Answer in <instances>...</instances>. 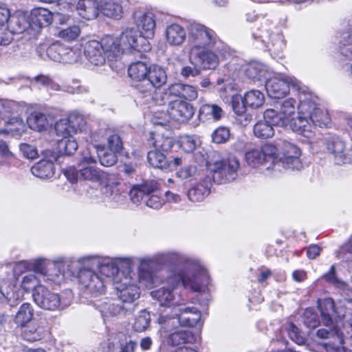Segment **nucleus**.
<instances>
[{
  "label": "nucleus",
  "instance_id": "nucleus-1",
  "mask_svg": "<svg viewBox=\"0 0 352 352\" xmlns=\"http://www.w3.org/2000/svg\"><path fill=\"white\" fill-rule=\"evenodd\" d=\"M196 264L188 262L183 264L185 268L192 272L190 276L184 275L181 272L171 271L166 278V283L169 287H162L152 291L151 295L153 298L157 300L161 306L176 307L179 305L174 302L175 294L173 290L180 284L185 288L190 289L193 292H201L204 291L209 280V276L207 271L195 260Z\"/></svg>",
  "mask_w": 352,
  "mask_h": 352
},
{
  "label": "nucleus",
  "instance_id": "nucleus-2",
  "mask_svg": "<svg viewBox=\"0 0 352 352\" xmlns=\"http://www.w3.org/2000/svg\"><path fill=\"white\" fill-rule=\"evenodd\" d=\"M298 110V116L294 122L293 130L302 136V142L309 143L314 136V132L309 129L310 122L322 127L327 123L328 115L326 111L318 108L311 98L307 97L300 98Z\"/></svg>",
  "mask_w": 352,
  "mask_h": 352
},
{
  "label": "nucleus",
  "instance_id": "nucleus-3",
  "mask_svg": "<svg viewBox=\"0 0 352 352\" xmlns=\"http://www.w3.org/2000/svg\"><path fill=\"white\" fill-rule=\"evenodd\" d=\"M138 261L140 262L138 267L139 282L148 288L152 287L155 282L156 276L149 270L154 264L180 265L187 264L188 262L196 264L194 258L175 251L159 252L151 257L140 258Z\"/></svg>",
  "mask_w": 352,
  "mask_h": 352
},
{
  "label": "nucleus",
  "instance_id": "nucleus-4",
  "mask_svg": "<svg viewBox=\"0 0 352 352\" xmlns=\"http://www.w3.org/2000/svg\"><path fill=\"white\" fill-rule=\"evenodd\" d=\"M207 168L213 173L212 180L218 184L232 181L239 167V160L230 155L227 160L220 159L218 153L212 152L206 162Z\"/></svg>",
  "mask_w": 352,
  "mask_h": 352
},
{
  "label": "nucleus",
  "instance_id": "nucleus-5",
  "mask_svg": "<svg viewBox=\"0 0 352 352\" xmlns=\"http://www.w3.org/2000/svg\"><path fill=\"white\" fill-rule=\"evenodd\" d=\"M219 41L216 33L204 25L192 23L188 28L189 52L204 47H213Z\"/></svg>",
  "mask_w": 352,
  "mask_h": 352
},
{
  "label": "nucleus",
  "instance_id": "nucleus-6",
  "mask_svg": "<svg viewBox=\"0 0 352 352\" xmlns=\"http://www.w3.org/2000/svg\"><path fill=\"white\" fill-rule=\"evenodd\" d=\"M277 147L272 144H265L261 148L249 151L245 154L247 163L253 167L265 166L268 171H276L274 168Z\"/></svg>",
  "mask_w": 352,
  "mask_h": 352
},
{
  "label": "nucleus",
  "instance_id": "nucleus-7",
  "mask_svg": "<svg viewBox=\"0 0 352 352\" xmlns=\"http://www.w3.org/2000/svg\"><path fill=\"white\" fill-rule=\"evenodd\" d=\"M136 276L131 270L126 274H120L115 279V288L119 298L123 302L132 303L140 296V288L136 283Z\"/></svg>",
  "mask_w": 352,
  "mask_h": 352
},
{
  "label": "nucleus",
  "instance_id": "nucleus-8",
  "mask_svg": "<svg viewBox=\"0 0 352 352\" xmlns=\"http://www.w3.org/2000/svg\"><path fill=\"white\" fill-rule=\"evenodd\" d=\"M94 262L99 268L100 274L107 278H112L113 283L115 279L120 274H126L133 264L131 258H118L116 260L111 258L95 259Z\"/></svg>",
  "mask_w": 352,
  "mask_h": 352
},
{
  "label": "nucleus",
  "instance_id": "nucleus-9",
  "mask_svg": "<svg viewBox=\"0 0 352 352\" xmlns=\"http://www.w3.org/2000/svg\"><path fill=\"white\" fill-rule=\"evenodd\" d=\"M300 150L294 144L283 142L281 146V153L277 148L276 159L274 168L276 171H281V168L285 169H300L301 164L299 160Z\"/></svg>",
  "mask_w": 352,
  "mask_h": 352
},
{
  "label": "nucleus",
  "instance_id": "nucleus-10",
  "mask_svg": "<svg viewBox=\"0 0 352 352\" xmlns=\"http://www.w3.org/2000/svg\"><path fill=\"white\" fill-rule=\"evenodd\" d=\"M124 52H138L141 54L148 52L151 47L148 41L134 28H126L119 36Z\"/></svg>",
  "mask_w": 352,
  "mask_h": 352
},
{
  "label": "nucleus",
  "instance_id": "nucleus-11",
  "mask_svg": "<svg viewBox=\"0 0 352 352\" xmlns=\"http://www.w3.org/2000/svg\"><path fill=\"white\" fill-rule=\"evenodd\" d=\"M300 85L301 82L294 77L280 78L275 76L267 80L265 89L270 98H281L289 93L290 86L298 90Z\"/></svg>",
  "mask_w": 352,
  "mask_h": 352
},
{
  "label": "nucleus",
  "instance_id": "nucleus-12",
  "mask_svg": "<svg viewBox=\"0 0 352 352\" xmlns=\"http://www.w3.org/2000/svg\"><path fill=\"white\" fill-rule=\"evenodd\" d=\"M166 81L167 75L165 70L155 65L149 67L146 79L142 84L135 85V87L140 93L150 94L155 88H160Z\"/></svg>",
  "mask_w": 352,
  "mask_h": 352
},
{
  "label": "nucleus",
  "instance_id": "nucleus-13",
  "mask_svg": "<svg viewBox=\"0 0 352 352\" xmlns=\"http://www.w3.org/2000/svg\"><path fill=\"white\" fill-rule=\"evenodd\" d=\"M34 302L41 309L55 311L64 308L58 294L49 290L45 286L39 287L33 294Z\"/></svg>",
  "mask_w": 352,
  "mask_h": 352
},
{
  "label": "nucleus",
  "instance_id": "nucleus-14",
  "mask_svg": "<svg viewBox=\"0 0 352 352\" xmlns=\"http://www.w3.org/2000/svg\"><path fill=\"white\" fill-rule=\"evenodd\" d=\"M211 47H204L194 52H189V60L192 65L198 66L201 70L213 69L219 64L218 56L212 52Z\"/></svg>",
  "mask_w": 352,
  "mask_h": 352
},
{
  "label": "nucleus",
  "instance_id": "nucleus-15",
  "mask_svg": "<svg viewBox=\"0 0 352 352\" xmlns=\"http://www.w3.org/2000/svg\"><path fill=\"white\" fill-rule=\"evenodd\" d=\"M270 28V23L265 21L262 23L257 32L253 33L252 35L255 38H261V42L265 44L269 50L278 51L282 50L285 46L283 36L278 33H271Z\"/></svg>",
  "mask_w": 352,
  "mask_h": 352
},
{
  "label": "nucleus",
  "instance_id": "nucleus-16",
  "mask_svg": "<svg viewBox=\"0 0 352 352\" xmlns=\"http://www.w3.org/2000/svg\"><path fill=\"white\" fill-rule=\"evenodd\" d=\"M80 284L94 296L104 293V281L92 270L83 269L78 276Z\"/></svg>",
  "mask_w": 352,
  "mask_h": 352
},
{
  "label": "nucleus",
  "instance_id": "nucleus-17",
  "mask_svg": "<svg viewBox=\"0 0 352 352\" xmlns=\"http://www.w3.org/2000/svg\"><path fill=\"white\" fill-rule=\"evenodd\" d=\"M50 265L51 267L46 271L45 260L38 258L31 263V270L43 275L45 281L60 284L64 278L63 274L60 270L61 264L54 263Z\"/></svg>",
  "mask_w": 352,
  "mask_h": 352
},
{
  "label": "nucleus",
  "instance_id": "nucleus-18",
  "mask_svg": "<svg viewBox=\"0 0 352 352\" xmlns=\"http://www.w3.org/2000/svg\"><path fill=\"white\" fill-rule=\"evenodd\" d=\"M167 113L173 120L185 122L193 116L195 111L190 103L176 100L169 103Z\"/></svg>",
  "mask_w": 352,
  "mask_h": 352
},
{
  "label": "nucleus",
  "instance_id": "nucleus-19",
  "mask_svg": "<svg viewBox=\"0 0 352 352\" xmlns=\"http://www.w3.org/2000/svg\"><path fill=\"white\" fill-rule=\"evenodd\" d=\"M133 19L143 37L147 39L154 36L155 20L153 13L136 10L133 13Z\"/></svg>",
  "mask_w": 352,
  "mask_h": 352
},
{
  "label": "nucleus",
  "instance_id": "nucleus-20",
  "mask_svg": "<svg viewBox=\"0 0 352 352\" xmlns=\"http://www.w3.org/2000/svg\"><path fill=\"white\" fill-rule=\"evenodd\" d=\"M348 299L341 302V305L338 308L337 311L335 309L334 302L332 298H328L323 300H318V308L320 311L321 320L322 324L329 327L333 323V318L335 317L337 314L338 316V311L342 310V312L346 311V308L344 307V302Z\"/></svg>",
  "mask_w": 352,
  "mask_h": 352
},
{
  "label": "nucleus",
  "instance_id": "nucleus-21",
  "mask_svg": "<svg viewBox=\"0 0 352 352\" xmlns=\"http://www.w3.org/2000/svg\"><path fill=\"white\" fill-rule=\"evenodd\" d=\"M54 118L50 113H45L38 111L32 112L27 119L28 126L35 131H46L52 126Z\"/></svg>",
  "mask_w": 352,
  "mask_h": 352
},
{
  "label": "nucleus",
  "instance_id": "nucleus-22",
  "mask_svg": "<svg viewBox=\"0 0 352 352\" xmlns=\"http://www.w3.org/2000/svg\"><path fill=\"white\" fill-rule=\"evenodd\" d=\"M84 53L87 60L95 66H100L105 63V54L98 41H88L85 46Z\"/></svg>",
  "mask_w": 352,
  "mask_h": 352
},
{
  "label": "nucleus",
  "instance_id": "nucleus-23",
  "mask_svg": "<svg viewBox=\"0 0 352 352\" xmlns=\"http://www.w3.org/2000/svg\"><path fill=\"white\" fill-rule=\"evenodd\" d=\"M174 315L182 326L189 327L196 325L201 319L200 311L195 307L175 308Z\"/></svg>",
  "mask_w": 352,
  "mask_h": 352
},
{
  "label": "nucleus",
  "instance_id": "nucleus-24",
  "mask_svg": "<svg viewBox=\"0 0 352 352\" xmlns=\"http://www.w3.org/2000/svg\"><path fill=\"white\" fill-rule=\"evenodd\" d=\"M157 188V184L154 181L134 186L129 192L131 199L134 204H139L144 198L147 199L151 194L155 192Z\"/></svg>",
  "mask_w": 352,
  "mask_h": 352
},
{
  "label": "nucleus",
  "instance_id": "nucleus-25",
  "mask_svg": "<svg viewBox=\"0 0 352 352\" xmlns=\"http://www.w3.org/2000/svg\"><path fill=\"white\" fill-rule=\"evenodd\" d=\"M165 40L170 46H180L186 38V32L184 27L178 23L167 25L164 32Z\"/></svg>",
  "mask_w": 352,
  "mask_h": 352
},
{
  "label": "nucleus",
  "instance_id": "nucleus-26",
  "mask_svg": "<svg viewBox=\"0 0 352 352\" xmlns=\"http://www.w3.org/2000/svg\"><path fill=\"white\" fill-rule=\"evenodd\" d=\"M99 44L101 45L105 57L110 60L119 56L121 54L124 53L121 42L119 37H113L111 36H104Z\"/></svg>",
  "mask_w": 352,
  "mask_h": 352
},
{
  "label": "nucleus",
  "instance_id": "nucleus-27",
  "mask_svg": "<svg viewBox=\"0 0 352 352\" xmlns=\"http://www.w3.org/2000/svg\"><path fill=\"white\" fill-rule=\"evenodd\" d=\"M211 185L212 179L210 177H205L200 183L188 190V199L192 202L203 201L209 195Z\"/></svg>",
  "mask_w": 352,
  "mask_h": 352
},
{
  "label": "nucleus",
  "instance_id": "nucleus-28",
  "mask_svg": "<svg viewBox=\"0 0 352 352\" xmlns=\"http://www.w3.org/2000/svg\"><path fill=\"white\" fill-rule=\"evenodd\" d=\"M167 94L172 96L184 98L188 100H193L198 96L197 91L193 86L182 83L170 85L167 89Z\"/></svg>",
  "mask_w": 352,
  "mask_h": 352
},
{
  "label": "nucleus",
  "instance_id": "nucleus-29",
  "mask_svg": "<svg viewBox=\"0 0 352 352\" xmlns=\"http://www.w3.org/2000/svg\"><path fill=\"white\" fill-rule=\"evenodd\" d=\"M100 6L96 0H80L76 6V10L81 17L91 20L98 16Z\"/></svg>",
  "mask_w": 352,
  "mask_h": 352
},
{
  "label": "nucleus",
  "instance_id": "nucleus-30",
  "mask_svg": "<svg viewBox=\"0 0 352 352\" xmlns=\"http://www.w3.org/2000/svg\"><path fill=\"white\" fill-rule=\"evenodd\" d=\"M127 335L122 331L110 332L107 339L102 343L104 352H117L126 339Z\"/></svg>",
  "mask_w": 352,
  "mask_h": 352
},
{
  "label": "nucleus",
  "instance_id": "nucleus-31",
  "mask_svg": "<svg viewBox=\"0 0 352 352\" xmlns=\"http://www.w3.org/2000/svg\"><path fill=\"white\" fill-rule=\"evenodd\" d=\"M126 0H102L100 8L104 15L119 19L123 14L122 4Z\"/></svg>",
  "mask_w": 352,
  "mask_h": 352
},
{
  "label": "nucleus",
  "instance_id": "nucleus-32",
  "mask_svg": "<svg viewBox=\"0 0 352 352\" xmlns=\"http://www.w3.org/2000/svg\"><path fill=\"white\" fill-rule=\"evenodd\" d=\"M327 148L335 156L338 164H345L347 159L344 154L345 149L344 142L338 137H331L327 141Z\"/></svg>",
  "mask_w": 352,
  "mask_h": 352
},
{
  "label": "nucleus",
  "instance_id": "nucleus-33",
  "mask_svg": "<svg viewBox=\"0 0 352 352\" xmlns=\"http://www.w3.org/2000/svg\"><path fill=\"white\" fill-rule=\"evenodd\" d=\"M54 165L52 160H41L31 168L32 173L41 179H49L54 174Z\"/></svg>",
  "mask_w": 352,
  "mask_h": 352
},
{
  "label": "nucleus",
  "instance_id": "nucleus-34",
  "mask_svg": "<svg viewBox=\"0 0 352 352\" xmlns=\"http://www.w3.org/2000/svg\"><path fill=\"white\" fill-rule=\"evenodd\" d=\"M149 67L142 61H137L130 65L128 69L129 76L136 82L135 85L142 84L146 79Z\"/></svg>",
  "mask_w": 352,
  "mask_h": 352
},
{
  "label": "nucleus",
  "instance_id": "nucleus-35",
  "mask_svg": "<svg viewBox=\"0 0 352 352\" xmlns=\"http://www.w3.org/2000/svg\"><path fill=\"white\" fill-rule=\"evenodd\" d=\"M23 107L14 100H0V118L4 122L13 116L20 114Z\"/></svg>",
  "mask_w": 352,
  "mask_h": 352
},
{
  "label": "nucleus",
  "instance_id": "nucleus-36",
  "mask_svg": "<svg viewBox=\"0 0 352 352\" xmlns=\"http://www.w3.org/2000/svg\"><path fill=\"white\" fill-rule=\"evenodd\" d=\"M194 341V336L188 330L177 329L170 333L167 336V343L173 346L191 343Z\"/></svg>",
  "mask_w": 352,
  "mask_h": 352
},
{
  "label": "nucleus",
  "instance_id": "nucleus-37",
  "mask_svg": "<svg viewBox=\"0 0 352 352\" xmlns=\"http://www.w3.org/2000/svg\"><path fill=\"white\" fill-rule=\"evenodd\" d=\"M322 278L329 283L335 287L340 289L344 294L352 296V288H351L345 282L337 277L336 274L335 265H331L328 272L325 273Z\"/></svg>",
  "mask_w": 352,
  "mask_h": 352
},
{
  "label": "nucleus",
  "instance_id": "nucleus-38",
  "mask_svg": "<svg viewBox=\"0 0 352 352\" xmlns=\"http://www.w3.org/2000/svg\"><path fill=\"white\" fill-rule=\"evenodd\" d=\"M201 119H212L219 120L224 115V111L221 107L216 104H204L199 111Z\"/></svg>",
  "mask_w": 352,
  "mask_h": 352
},
{
  "label": "nucleus",
  "instance_id": "nucleus-39",
  "mask_svg": "<svg viewBox=\"0 0 352 352\" xmlns=\"http://www.w3.org/2000/svg\"><path fill=\"white\" fill-rule=\"evenodd\" d=\"M32 21L38 26H47L54 19V14L47 9L36 8L31 12Z\"/></svg>",
  "mask_w": 352,
  "mask_h": 352
},
{
  "label": "nucleus",
  "instance_id": "nucleus-40",
  "mask_svg": "<svg viewBox=\"0 0 352 352\" xmlns=\"http://www.w3.org/2000/svg\"><path fill=\"white\" fill-rule=\"evenodd\" d=\"M33 316L34 309L32 306L28 302H25L20 306L14 316V321L18 326L24 327L32 320Z\"/></svg>",
  "mask_w": 352,
  "mask_h": 352
},
{
  "label": "nucleus",
  "instance_id": "nucleus-41",
  "mask_svg": "<svg viewBox=\"0 0 352 352\" xmlns=\"http://www.w3.org/2000/svg\"><path fill=\"white\" fill-rule=\"evenodd\" d=\"M280 116L285 123V125L290 124L293 127L294 122L296 119L293 118L295 113V101L292 98L285 100L280 109Z\"/></svg>",
  "mask_w": 352,
  "mask_h": 352
},
{
  "label": "nucleus",
  "instance_id": "nucleus-42",
  "mask_svg": "<svg viewBox=\"0 0 352 352\" xmlns=\"http://www.w3.org/2000/svg\"><path fill=\"white\" fill-rule=\"evenodd\" d=\"M147 160L148 163L156 168L166 169L170 165L166 156L157 149L148 153Z\"/></svg>",
  "mask_w": 352,
  "mask_h": 352
},
{
  "label": "nucleus",
  "instance_id": "nucleus-43",
  "mask_svg": "<svg viewBox=\"0 0 352 352\" xmlns=\"http://www.w3.org/2000/svg\"><path fill=\"white\" fill-rule=\"evenodd\" d=\"M43 287L41 284L38 277L32 273L24 275L20 281V287L25 292L32 291V294L39 287Z\"/></svg>",
  "mask_w": 352,
  "mask_h": 352
},
{
  "label": "nucleus",
  "instance_id": "nucleus-44",
  "mask_svg": "<svg viewBox=\"0 0 352 352\" xmlns=\"http://www.w3.org/2000/svg\"><path fill=\"white\" fill-rule=\"evenodd\" d=\"M273 126L266 120H259L254 126V134L257 138L262 139L272 138L274 134Z\"/></svg>",
  "mask_w": 352,
  "mask_h": 352
},
{
  "label": "nucleus",
  "instance_id": "nucleus-45",
  "mask_svg": "<svg viewBox=\"0 0 352 352\" xmlns=\"http://www.w3.org/2000/svg\"><path fill=\"white\" fill-rule=\"evenodd\" d=\"M102 177V171L94 166H87L80 169V179L91 182H99Z\"/></svg>",
  "mask_w": 352,
  "mask_h": 352
},
{
  "label": "nucleus",
  "instance_id": "nucleus-46",
  "mask_svg": "<svg viewBox=\"0 0 352 352\" xmlns=\"http://www.w3.org/2000/svg\"><path fill=\"white\" fill-rule=\"evenodd\" d=\"M245 104L252 109L262 106L265 101V97L262 92L258 90H251L245 93L243 96Z\"/></svg>",
  "mask_w": 352,
  "mask_h": 352
},
{
  "label": "nucleus",
  "instance_id": "nucleus-47",
  "mask_svg": "<svg viewBox=\"0 0 352 352\" xmlns=\"http://www.w3.org/2000/svg\"><path fill=\"white\" fill-rule=\"evenodd\" d=\"M4 122L5 126H8L12 132V136L21 135L26 131V124L19 114L13 116Z\"/></svg>",
  "mask_w": 352,
  "mask_h": 352
},
{
  "label": "nucleus",
  "instance_id": "nucleus-48",
  "mask_svg": "<svg viewBox=\"0 0 352 352\" xmlns=\"http://www.w3.org/2000/svg\"><path fill=\"white\" fill-rule=\"evenodd\" d=\"M78 147L76 140L73 137L63 138L58 142V148L60 154L72 155L76 153Z\"/></svg>",
  "mask_w": 352,
  "mask_h": 352
},
{
  "label": "nucleus",
  "instance_id": "nucleus-49",
  "mask_svg": "<svg viewBox=\"0 0 352 352\" xmlns=\"http://www.w3.org/2000/svg\"><path fill=\"white\" fill-rule=\"evenodd\" d=\"M96 151L100 162L102 166H111L117 162V154L118 153L104 151V147L102 146H97Z\"/></svg>",
  "mask_w": 352,
  "mask_h": 352
},
{
  "label": "nucleus",
  "instance_id": "nucleus-50",
  "mask_svg": "<svg viewBox=\"0 0 352 352\" xmlns=\"http://www.w3.org/2000/svg\"><path fill=\"white\" fill-rule=\"evenodd\" d=\"M316 336L320 339L333 338L340 344H342L344 342L343 333L336 328L319 329L316 331Z\"/></svg>",
  "mask_w": 352,
  "mask_h": 352
},
{
  "label": "nucleus",
  "instance_id": "nucleus-51",
  "mask_svg": "<svg viewBox=\"0 0 352 352\" xmlns=\"http://www.w3.org/2000/svg\"><path fill=\"white\" fill-rule=\"evenodd\" d=\"M80 34V28L78 25H72L58 30L56 36L65 41H72L76 40Z\"/></svg>",
  "mask_w": 352,
  "mask_h": 352
},
{
  "label": "nucleus",
  "instance_id": "nucleus-52",
  "mask_svg": "<svg viewBox=\"0 0 352 352\" xmlns=\"http://www.w3.org/2000/svg\"><path fill=\"white\" fill-rule=\"evenodd\" d=\"M54 129L56 135L63 137V138L72 137V134L74 133L67 118L58 120L55 124Z\"/></svg>",
  "mask_w": 352,
  "mask_h": 352
},
{
  "label": "nucleus",
  "instance_id": "nucleus-53",
  "mask_svg": "<svg viewBox=\"0 0 352 352\" xmlns=\"http://www.w3.org/2000/svg\"><path fill=\"white\" fill-rule=\"evenodd\" d=\"M158 322L161 324V333H168L174 331L175 326L179 323L177 316H170L168 315L160 316L158 318Z\"/></svg>",
  "mask_w": 352,
  "mask_h": 352
},
{
  "label": "nucleus",
  "instance_id": "nucleus-54",
  "mask_svg": "<svg viewBox=\"0 0 352 352\" xmlns=\"http://www.w3.org/2000/svg\"><path fill=\"white\" fill-rule=\"evenodd\" d=\"M151 316L149 312L142 310L136 317L133 323V328L136 331H145L150 324Z\"/></svg>",
  "mask_w": 352,
  "mask_h": 352
},
{
  "label": "nucleus",
  "instance_id": "nucleus-55",
  "mask_svg": "<svg viewBox=\"0 0 352 352\" xmlns=\"http://www.w3.org/2000/svg\"><path fill=\"white\" fill-rule=\"evenodd\" d=\"M23 338L30 342L39 340L43 337V331L37 325H31L28 327L22 333Z\"/></svg>",
  "mask_w": 352,
  "mask_h": 352
},
{
  "label": "nucleus",
  "instance_id": "nucleus-56",
  "mask_svg": "<svg viewBox=\"0 0 352 352\" xmlns=\"http://www.w3.org/2000/svg\"><path fill=\"white\" fill-rule=\"evenodd\" d=\"M174 144V140L172 138L157 135L153 145L157 150L163 151H168L171 149Z\"/></svg>",
  "mask_w": 352,
  "mask_h": 352
},
{
  "label": "nucleus",
  "instance_id": "nucleus-57",
  "mask_svg": "<svg viewBox=\"0 0 352 352\" xmlns=\"http://www.w3.org/2000/svg\"><path fill=\"white\" fill-rule=\"evenodd\" d=\"M71 127H72L74 133L82 130L86 126V120L82 115L76 113H71L68 118Z\"/></svg>",
  "mask_w": 352,
  "mask_h": 352
},
{
  "label": "nucleus",
  "instance_id": "nucleus-58",
  "mask_svg": "<svg viewBox=\"0 0 352 352\" xmlns=\"http://www.w3.org/2000/svg\"><path fill=\"white\" fill-rule=\"evenodd\" d=\"M263 120H266L268 123L274 126H285L280 112L277 113L275 110L272 109H267L264 112Z\"/></svg>",
  "mask_w": 352,
  "mask_h": 352
},
{
  "label": "nucleus",
  "instance_id": "nucleus-59",
  "mask_svg": "<svg viewBox=\"0 0 352 352\" xmlns=\"http://www.w3.org/2000/svg\"><path fill=\"white\" fill-rule=\"evenodd\" d=\"M230 136V130L225 126H220L214 131L212 135V141L217 144L226 142Z\"/></svg>",
  "mask_w": 352,
  "mask_h": 352
},
{
  "label": "nucleus",
  "instance_id": "nucleus-60",
  "mask_svg": "<svg viewBox=\"0 0 352 352\" xmlns=\"http://www.w3.org/2000/svg\"><path fill=\"white\" fill-rule=\"evenodd\" d=\"M107 146L110 151L120 153L123 148L121 138L118 134H112L107 138Z\"/></svg>",
  "mask_w": 352,
  "mask_h": 352
},
{
  "label": "nucleus",
  "instance_id": "nucleus-61",
  "mask_svg": "<svg viewBox=\"0 0 352 352\" xmlns=\"http://www.w3.org/2000/svg\"><path fill=\"white\" fill-rule=\"evenodd\" d=\"M180 147L186 153H190L195 149L196 143L192 136L185 135L179 141Z\"/></svg>",
  "mask_w": 352,
  "mask_h": 352
},
{
  "label": "nucleus",
  "instance_id": "nucleus-62",
  "mask_svg": "<svg viewBox=\"0 0 352 352\" xmlns=\"http://www.w3.org/2000/svg\"><path fill=\"white\" fill-rule=\"evenodd\" d=\"M232 107L234 113L238 116L246 111V107L243 97L239 95L233 96L232 98Z\"/></svg>",
  "mask_w": 352,
  "mask_h": 352
},
{
  "label": "nucleus",
  "instance_id": "nucleus-63",
  "mask_svg": "<svg viewBox=\"0 0 352 352\" xmlns=\"http://www.w3.org/2000/svg\"><path fill=\"white\" fill-rule=\"evenodd\" d=\"M34 80L38 85L52 90L58 91L60 89L59 85L53 82V80L47 76L38 75L34 78Z\"/></svg>",
  "mask_w": 352,
  "mask_h": 352
},
{
  "label": "nucleus",
  "instance_id": "nucleus-64",
  "mask_svg": "<svg viewBox=\"0 0 352 352\" xmlns=\"http://www.w3.org/2000/svg\"><path fill=\"white\" fill-rule=\"evenodd\" d=\"M19 148L23 157L27 159L34 160L38 155L37 149L33 145L22 143L20 144Z\"/></svg>",
  "mask_w": 352,
  "mask_h": 352
}]
</instances>
